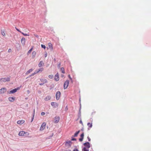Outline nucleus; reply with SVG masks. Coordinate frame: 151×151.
I'll use <instances>...</instances> for the list:
<instances>
[{
	"instance_id": "nucleus-1",
	"label": "nucleus",
	"mask_w": 151,
	"mask_h": 151,
	"mask_svg": "<svg viewBox=\"0 0 151 151\" xmlns=\"http://www.w3.org/2000/svg\"><path fill=\"white\" fill-rule=\"evenodd\" d=\"M19 135L20 136L27 137L29 135V133L27 132H25L24 131H21L19 132Z\"/></svg>"
},
{
	"instance_id": "nucleus-2",
	"label": "nucleus",
	"mask_w": 151,
	"mask_h": 151,
	"mask_svg": "<svg viewBox=\"0 0 151 151\" xmlns=\"http://www.w3.org/2000/svg\"><path fill=\"white\" fill-rule=\"evenodd\" d=\"M40 81L42 82V83H40L39 84L40 86L43 85L47 82V81L45 78H41L40 79Z\"/></svg>"
},
{
	"instance_id": "nucleus-3",
	"label": "nucleus",
	"mask_w": 151,
	"mask_h": 151,
	"mask_svg": "<svg viewBox=\"0 0 151 151\" xmlns=\"http://www.w3.org/2000/svg\"><path fill=\"white\" fill-rule=\"evenodd\" d=\"M10 78H0V82H6L9 81Z\"/></svg>"
},
{
	"instance_id": "nucleus-4",
	"label": "nucleus",
	"mask_w": 151,
	"mask_h": 151,
	"mask_svg": "<svg viewBox=\"0 0 151 151\" xmlns=\"http://www.w3.org/2000/svg\"><path fill=\"white\" fill-rule=\"evenodd\" d=\"M69 80L66 81L64 83V88L66 89L68 87L69 84Z\"/></svg>"
},
{
	"instance_id": "nucleus-5",
	"label": "nucleus",
	"mask_w": 151,
	"mask_h": 151,
	"mask_svg": "<svg viewBox=\"0 0 151 151\" xmlns=\"http://www.w3.org/2000/svg\"><path fill=\"white\" fill-rule=\"evenodd\" d=\"M46 125V123L45 122H43L40 127V130L41 131L43 130L45 128Z\"/></svg>"
},
{
	"instance_id": "nucleus-6",
	"label": "nucleus",
	"mask_w": 151,
	"mask_h": 151,
	"mask_svg": "<svg viewBox=\"0 0 151 151\" xmlns=\"http://www.w3.org/2000/svg\"><path fill=\"white\" fill-rule=\"evenodd\" d=\"M61 93L60 91L57 92L56 94V98L57 100H58L60 98Z\"/></svg>"
},
{
	"instance_id": "nucleus-7",
	"label": "nucleus",
	"mask_w": 151,
	"mask_h": 151,
	"mask_svg": "<svg viewBox=\"0 0 151 151\" xmlns=\"http://www.w3.org/2000/svg\"><path fill=\"white\" fill-rule=\"evenodd\" d=\"M54 80L56 81H58L59 79V75L58 73H57L54 77Z\"/></svg>"
},
{
	"instance_id": "nucleus-8",
	"label": "nucleus",
	"mask_w": 151,
	"mask_h": 151,
	"mask_svg": "<svg viewBox=\"0 0 151 151\" xmlns=\"http://www.w3.org/2000/svg\"><path fill=\"white\" fill-rule=\"evenodd\" d=\"M6 89L4 88H2L0 89V94H2L6 92Z\"/></svg>"
},
{
	"instance_id": "nucleus-9",
	"label": "nucleus",
	"mask_w": 151,
	"mask_h": 151,
	"mask_svg": "<svg viewBox=\"0 0 151 151\" xmlns=\"http://www.w3.org/2000/svg\"><path fill=\"white\" fill-rule=\"evenodd\" d=\"M60 117L58 116H56L55 117L54 120L55 123H58L60 120Z\"/></svg>"
},
{
	"instance_id": "nucleus-10",
	"label": "nucleus",
	"mask_w": 151,
	"mask_h": 151,
	"mask_svg": "<svg viewBox=\"0 0 151 151\" xmlns=\"http://www.w3.org/2000/svg\"><path fill=\"white\" fill-rule=\"evenodd\" d=\"M51 105L52 106H53L54 108L58 107V104L55 102H52L51 103Z\"/></svg>"
},
{
	"instance_id": "nucleus-11",
	"label": "nucleus",
	"mask_w": 151,
	"mask_h": 151,
	"mask_svg": "<svg viewBox=\"0 0 151 151\" xmlns=\"http://www.w3.org/2000/svg\"><path fill=\"white\" fill-rule=\"evenodd\" d=\"M72 144V142L71 141H68L66 142H65V145L66 146L68 147H70L71 146Z\"/></svg>"
},
{
	"instance_id": "nucleus-12",
	"label": "nucleus",
	"mask_w": 151,
	"mask_h": 151,
	"mask_svg": "<svg viewBox=\"0 0 151 151\" xmlns=\"http://www.w3.org/2000/svg\"><path fill=\"white\" fill-rule=\"evenodd\" d=\"M83 145L87 148H89L90 147V143L88 142L84 143Z\"/></svg>"
},
{
	"instance_id": "nucleus-13",
	"label": "nucleus",
	"mask_w": 151,
	"mask_h": 151,
	"mask_svg": "<svg viewBox=\"0 0 151 151\" xmlns=\"http://www.w3.org/2000/svg\"><path fill=\"white\" fill-rule=\"evenodd\" d=\"M26 40L24 37H22L21 40V42L22 45H25Z\"/></svg>"
},
{
	"instance_id": "nucleus-14",
	"label": "nucleus",
	"mask_w": 151,
	"mask_h": 151,
	"mask_svg": "<svg viewBox=\"0 0 151 151\" xmlns=\"http://www.w3.org/2000/svg\"><path fill=\"white\" fill-rule=\"evenodd\" d=\"M25 122V121L23 120H21L18 121L17 122V123L19 124H24Z\"/></svg>"
},
{
	"instance_id": "nucleus-15",
	"label": "nucleus",
	"mask_w": 151,
	"mask_h": 151,
	"mask_svg": "<svg viewBox=\"0 0 151 151\" xmlns=\"http://www.w3.org/2000/svg\"><path fill=\"white\" fill-rule=\"evenodd\" d=\"M48 45L49 48L50 50L51 51H52L53 50V47L52 44L51 43L49 42L48 43Z\"/></svg>"
},
{
	"instance_id": "nucleus-16",
	"label": "nucleus",
	"mask_w": 151,
	"mask_h": 151,
	"mask_svg": "<svg viewBox=\"0 0 151 151\" xmlns=\"http://www.w3.org/2000/svg\"><path fill=\"white\" fill-rule=\"evenodd\" d=\"M84 136V133H83L80 136L81 137L79 139V140L81 142L83 141V139Z\"/></svg>"
},
{
	"instance_id": "nucleus-17",
	"label": "nucleus",
	"mask_w": 151,
	"mask_h": 151,
	"mask_svg": "<svg viewBox=\"0 0 151 151\" xmlns=\"http://www.w3.org/2000/svg\"><path fill=\"white\" fill-rule=\"evenodd\" d=\"M44 64L43 61H41L39 62L38 64V66L39 67H40L43 66Z\"/></svg>"
},
{
	"instance_id": "nucleus-18",
	"label": "nucleus",
	"mask_w": 151,
	"mask_h": 151,
	"mask_svg": "<svg viewBox=\"0 0 151 151\" xmlns=\"http://www.w3.org/2000/svg\"><path fill=\"white\" fill-rule=\"evenodd\" d=\"M17 89L16 88H15V89H13L11 91H10L9 93H15V92H16L17 91Z\"/></svg>"
},
{
	"instance_id": "nucleus-19",
	"label": "nucleus",
	"mask_w": 151,
	"mask_h": 151,
	"mask_svg": "<svg viewBox=\"0 0 151 151\" xmlns=\"http://www.w3.org/2000/svg\"><path fill=\"white\" fill-rule=\"evenodd\" d=\"M15 99V97H10L9 98V100L10 101H13Z\"/></svg>"
},
{
	"instance_id": "nucleus-20",
	"label": "nucleus",
	"mask_w": 151,
	"mask_h": 151,
	"mask_svg": "<svg viewBox=\"0 0 151 151\" xmlns=\"http://www.w3.org/2000/svg\"><path fill=\"white\" fill-rule=\"evenodd\" d=\"M51 97L50 96H46L45 99V101H48L50 100L51 99Z\"/></svg>"
},
{
	"instance_id": "nucleus-21",
	"label": "nucleus",
	"mask_w": 151,
	"mask_h": 151,
	"mask_svg": "<svg viewBox=\"0 0 151 151\" xmlns=\"http://www.w3.org/2000/svg\"><path fill=\"white\" fill-rule=\"evenodd\" d=\"M1 34L4 36H5L6 35L5 31L4 30H1Z\"/></svg>"
},
{
	"instance_id": "nucleus-22",
	"label": "nucleus",
	"mask_w": 151,
	"mask_h": 151,
	"mask_svg": "<svg viewBox=\"0 0 151 151\" xmlns=\"http://www.w3.org/2000/svg\"><path fill=\"white\" fill-rule=\"evenodd\" d=\"M33 71V69H31L27 71L26 73V75H28L29 74V73L32 72Z\"/></svg>"
},
{
	"instance_id": "nucleus-23",
	"label": "nucleus",
	"mask_w": 151,
	"mask_h": 151,
	"mask_svg": "<svg viewBox=\"0 0 151 151\" xmlns=\"http://www.w3.org/2000/svg\"><path fill=\"white\" fill-rule=\"evenodd\" d=\"M87 125L88 127L91 128L92 127V123H88L87 124Z\"/></svg>"
},
{
	"instance_id": "nucleus-24",
	"label": "nucleus",
	"mask_w": 151,
	"mask_h": 151,
	"mask_svg": "<svg viewBox=\"0 0 151 151\" xmlns=\"http://www.w3.org/2000/svg\"><path fill=\"white\" fill-rule=\"evenodd\" d=\"M36 55V52L35 51L33 52L32 53V56L33 58H34Z\"/></svg>"
},
{
	"instance_id": "nucleus-25",
	"label": "nucleus",
	"mask_w": 151,
	"mask_h": 151,
	"mask_svg": "<svg viewBox=\"0 0 151 151\" xmlns=\"http://www.w3.org/2000/svg\"><path fill=\"white\" fill-rule=\"evenodd\" d=\"M33 49V47H32V48L29 51H28L27 53V55H29L31 52L32 51Z\"/></svg>"
},
{
	"instance_id": "nucleus-26",
	"label": "nucleus",
	"mask_w": 151,
	"mask_h": 151,
	"mask_svg": "<svg viewBox=\"0 0 151 151\" xmlns=\"http://www.w3.org/2000/svg\"><path fill=\"white\" fill-rule=\"evenodd\" d=\"M79 132H80V131H78V132H76L74 134V136L75 137H77L78 134L79 133Z\"/></svg>"
},
{
	"instance_id": "nucleus-27",
	"label": "nucleus",
	"mask_w": 151,
	"mask_h": 151,
	"mask_svg": "<svg viewBox=\"0 0 151 151\" xmlns=\"http://www.w3.org/2000/svg\"><path fill=\"white\" fill-rule=\"evenodd\" d=\"M60 70L63 73H65V70L64 69L63 67L61 68H60Z\"/></svg>"
},
{
	"instance_id": "nucleus-28",
	"label": "nucleus",
	"mask_w": 151,
	"mask_h": 151,
	"mask_svg": "<svg viewBox=\"0 0 151 151\" xmlns=\"http://www.w3.org/2000/svg\"><path fill=\"white\" fill-rule=\"evenodd\" d=\"M89 148H87L86 147H84L83 148V150L84 151H89Z\"/></svg>"
},
{
	"instance_id": "nucleus-29",
	"label": "nucleus",
	"mask_w": 151,
	"mask_h": 151,
	"mask_svg": "<svg viewBox=\"0 0 151 151\" xmlns=\"http://www.w3.org/2000/svg\"><path fill=\"white\" fill-rule=\"evenodd\" d=\"M43 70V68H40L39 70L37 71V72L38 73L40 71H42Z\"/></svg>"
},
{
	"instance_id": "nucleus-30",
	"label": "nucleus",
	"mask_w": 151,
	"mask_h": 151,
	"mask_svg": "<svg viewBox=\"0 0 151 151\" xmlns=\"http://www.w3.org/2000/svg\"><path fill=\"white\" fill-rule=\"evenodd\" d=\"M37 73V71H35L34 73H32L31 75H30L29 76L31 77L32 76H34L35 74Z\"/></svg>"
},
{
	"instance_id": "nucleus-31",
	"label": "nucleus",
	"mask_w": 151,
	"mask_h": 151,
	"mask_svg": "<svg viewBox=\"0 0 151 151\" xmlns=\"http://www.w3.org/2000/svg\"><path fill=\"white\" fill-rule=\"evenodd\" d=\"M48 77L50 79H52L53 77V76L52 75H50Z\"/></svg>"
},
{
	"instance_id": "nucleus-32",
	"label": "nucleus",
	"mask_w": 151,
	"mask_h": 151,
	"mask_svg": "<svg viewBox=\"0 0 151 151\" xmlns=\"http://www.w3.org/2000/svg\"><path fill=\"white\" fill-rule=\"evenodd\" d=\"M21 33L24 36H29V35L27 34L24 33L23 32H21Z\"/></svg>"
},
{
	"instance_id": "nucleus-33",
	"label": "nucleus",
	"mask_w": 151,
	"mask_h": 151,
	"mask_svg": "<svg viewBox=\"0 0 151 151\" xmlns=\"http://www.w3.org/2000/svg\"><path fill=\"white\" fill-rule=\"evenodd\" d=\"M41 47L42 48H43L44 49H45L46 48V47L44 45H43L42 44L41 45Z\"/></svg>"
},
{
	"instance_id": "nucleus-34",
	"label": "nucleus",
	"mask_w": 151,
	"mask_h": 151,
	"mask_svg": "<svg viewBox=\"0 0 151 151\" xmlns=\"http://www.w3.org/2000/svg\"><path fill=\"white\" fill-rule=\"evenodd\" d=\"M15 29H16L19 32H20V33H21L22 32L19 29H18L17 28H16V27H15Z\"/></svg>"
},
{
	"instance_id": "nucleus-35",
	"label": "nucleus",
	"mask_w": 151,
	"mask_h": 151,
	"mask_svg": "<svg viewBox=\"0 0 151 151\" xmlns=\"http://www.w3.org/2000/svg\"><path fill=\"white\" fill-rule=\"evenodd\" d=\"M60 63H58V68H60Z\"/></svg>"
},
{
	"instance_id": "nucleus-36",
	"label": "nucleus",
	"mask_w": 151,
	"mask_h": 151,
	"mask_svg": "<svg viewBox=\"0 0 151 151\" xmlns=\"http://www.w3.org/2000/svg\"><path fill=\"white\" fill-rule=\"evenodd\" d=\"M73 151H79L77 149L75 148Z\"/></svg>"
},
{
	"instance_id": "nucleus-37",
	"label": "nucleus",
	"mask_w": 151,
	"mask_h": 151,
	"mask_svg": "<svg viewBox=\"0 0 151 151\" xmlns=\"http://www.w3.org/2000/svg\"><path fill=\"white\" fill-rule=\"evenodd\" d=\"M12 52V50L11 49H9V50H8V52Z\"/></svg>"
},
{
	"instance_id": "nucleus-38",
	"label": "nucleus",
	"mask_w": 151,
	"mask_h": 151,
	"mask_svg": "<svg viewBox=\"0 0 151 151\" xmlns=\"http://www.w3.org/2000/svg\"><path fill=\"white\" fill-rule=\"evenodd\" d=\"M68 77L69 78H70V79L71 80H72V79L71 78V77L70 75H68Z\"/></svg>"
},
{
	"instance_id": "nucleus-39",
	"label": "nucleus",
	"mask_w": 151,
	"mask_h": 151,
	"mask_svg": "<svg viewBox=\"0 0 151 151\" xmlns=\"http://www.w3.org/2000/svg\"><path fill=\"white\" fill-rule=\"evenodd\" d=\"M45 114V113L44 112H42L41 113V115L42 116H43Z\"/></svg>"
},
{
	"instance_id": "nucleus-40",
	"label": "nucleus",
	"mask_w": 151,
	"mask_h": 151,
	"mask_svg": "<svg viewBox=\"0 0 151 151\" xmlns=\"http://www.w3.org/2000/svg\"><path fill=\"white\" fill-rule=\"evenodd\" d=\"M71 140L72 141H76V139L75 138H72L71 139Z\"/></svg>"
},
{
	"instance_id": "nucleus-41",
	"label": "nucleus",
	"mask_w": 151,
	"mask_h": 151,
	"mask_svg": "<svg viewBox=\"0 0 151 151\" xmlns=\"http://www.w3.org/2000/svg\"><path fill=\"white\" fill-rule=\"evenodd\" d=\"M47 56V52H46L45 54V57H46Z\"/></svg>"
},
{
	"instance_id": "nucleus-42",
	"label": "nucleus",
	"mask_w": 151,
	"mask_h": 151,
	"mask_svg": "<svg viewBox=\"0 0 151 151\" xmlns=\"http://www.w3.org/2000/svg\"><path fill=\"white\" fill-rule=\"evenodd\" d=\"M87 138L88 139V140L89 141H91V139L89 137H87Z\"/></svg>"
},
{
	"instance_id": "nucleus-43",
	"label": "nucleus",
	"mask_w": 151,
	"mask_h": 151,
	"mask_svg": "<svg viewBox=\"0 0 151 151\" xmlns=\"http://www.w3.org/2000/svg\"><path fill=\"white\" fill-rule=\"evenodd\" d=\"M34 113L33 116V117L32 118V121L33 120V118H34V114H35V110H34Z\"/></svg>"
},
{
	"instance_id": "nucleus-44",
	"label": "nucleus",
	"mask_w": 151,
	"mask_h": 151,
	"mask_svg": "<svg viewBox=\"0 0 151 151\" xmlns=\"http://www.w3.org/2000/svg\"><path fill=\"white\" fill-rule=\"evenodd\" d=\"M61 76L62 78H63V77H64V75H63L62 74V75H61Z\"/></svg>"
},
{
	"instance_id": "nucleus-45",
	"label": "nucleus",
	"mask_w": 151,
	"mask_h": 151,
	"mask_svg": "<svg viewBox=\"0 0 151 151\" xmlns=\"http://www.w3.org/2000/svg\"><path fill=\"white\" fill-rule=\"evenodd\" d=\"M80 123H81V124H83V123H82V122L81 120L80 121Z\"/></svg>"
},
{
	"instance_id": "nucleus-46",
	"label": "nucleus",
	"mask_w": 151,
	"mask_h": 151,
	"mask_svg": "<svg viewBox=\"0 0 151 151\" xmlns=\"http://www.w3.org/2000/svg\"><path fill=\"white\" fill-rule=\"evenodd\" d=\"M37 36H38V35H37V36H36V37H37Z\"/></svg>"
}]
</instances>
